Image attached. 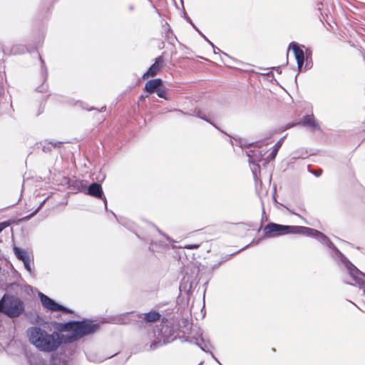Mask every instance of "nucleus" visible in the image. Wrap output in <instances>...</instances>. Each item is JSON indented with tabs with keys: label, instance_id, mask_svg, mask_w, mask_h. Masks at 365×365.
I'll list each match as a JSON object with an SVG mask.
<instances>
[{
	"label": "nucleus",
	"instance_id": "1",
	"mask_svg": "<svg viewBox=\"0 0 365 365\" xmlns=\"http://www.w3.org/2000/svg\"><path fill=\"white\" fill-rule=\"evenodd\" d=\"M99 324L90 320L70 321L59 324L61 331H68L69 334H61L53 331L48 332L38 326L31 327L26 330V336L31 344L40 351L51 353L56 351L63 344H69L85 336L95 333L99 329Z\"/></svg>",
	"mask_w": 365,
	"mask_h": 365
},
{
	"label": "nucleus",
	"instance_id": "2",
	"mask_svg": "<svg viewBox=\"0 0 365 365\" xmlns=\"http://www.w3.org/2000/svg\"><path fill=\"white\" fill-rule=\"evenodd\" d=\"M25 311L22 299L10 294H4L0 299V312L11 319L19 317Z\"/></svg>",
	"mask_w": 365,
	"mask_h": 365
},
{
	"label": "nucleus",
	"instance_id": "3",
	"mask_svg": "<svg viewBox=\"0 0 365 365\" xmlns=\"http://www.w3.org/2000/svg\"><path fill=\"white\" fill-rule=\"evenodd\" d=\"M300 235L312 237L317 239L323 245L328 246L332 249V257L341 261L346 267V262H349V259L334 246V245L329 240V239L322 232L307 227H301Z\"/></svg>",
	"mask_w": 365,
	"mask_h": 365
},
{
	"label": "nucleus",
	"instance_id": "4",
	"mask_svg": "<svg viewBox=\"0 0 365 365\" xmlns=\"http://www.w3.org/2000/svg\"><path fill=\"white\" fill-rule=\"evenodd\" d=\"M301 227L269 222L264 227L263 232L264 237L270 238L287 234H300Z\"/></svg>",
	"mask_w": 365,
	"mask_h": 365
},
{
	"label": "nucleus",
	"instance_id": "5",
	"mask_svg": "<svg viewBox=\"0 0 365 365\" xmlns=\"http://www.w3.org/2000/svg\"><path fill=\"white\" fill-rule=\"evenodd\" d=\"M38 297L41 299L43 307L51 312L61 311L68 314H72L73 312L71 309L58 304L53 299H51L41 292L38 293Z\"/></svg>",
	"mask_w": 365,
	"mask_h": 365
},
{
	"label": "nucleus",
	"instance_id": "6",
	"mask_svg": "<svg viewBox=\"0 0 365 365\" xmlns=\"http://www.w3.org/2000/svg\"><path fill=\"white\" fill-rule=\"evenodd\" d=\"M13 250L17 259L24 263V268L32 275L34 274V268L31 266L32 259L30 254L26 250L18 247H14Z\"/></svg>",
	"mask_w": 365,
	"mask_h": 365
},
{
	"label": "nucleus",
	"instance_id": "7",
	"mask_svg": "<svg viewBox=\"0 0 365 365\" xmlns=\"http://www.w3.org/2000/svg\"><path fill=\"white\" fill-rule=\"evenodd\" d=\"M160 336L158 337V340L153 341L150 345V350H154L158 347L170 342L173 339L171 338L172 334H170V328L167 325H163L160 329Z\"/></svg>",
	"mask_w": 365,
	"mask_h": 365
},
{
	"label": "nucleus",
	"instance_id": "8",
	"mask_svg": "<svg viewBox=\"0 0 365 365\" xmlns=\"http://www.w3.org/2000/svg\"><path fill=\"white\" fill-rule=\"evenodd\" d=\"M346 269L349 276L355 283L365 292V282L363 279V278L365 277V274L357 269L351 262H346Z\"/></svg>",
	"mask_w": 365,
	"mask_h": 365
},
{
	"label": "nucleus",
	"instance_id": "9",
	"mask_svg": "<svg viewBox=\"0 0 365 365\" xmlns=\"http://www.w3.org/2000/svg\"><path fill=\"white\" fill-rule=\"evenodd\" d=\"M87 195L90 196L95 197L98 199L103 200L106 208H107V200L103 194L102 187L99 183L93 182L91 183L86 192Z\"/></svg>",
	"mask_w": 365,
	"mask_h": 365
},
{
	"label": "nucleus",
	"instance_id": "10",
	"mask_svg": "<svg viewBox=\"0 0 365 365\" xmlns=\"http://www.w3.org/2000/svg\"><path fill=\"white\" fill-rule=\"evenodd\" d=\"M163 66L164 58L162 56H159L155 59L154 63L152 64L148 71L143 75V78L145 79L149 77L155 76L158 74Z\"/></svg>",
	"mask_w": 365,
	"mask_h": 365
},
{
	"label": "nucleus",
	"instance_id": "11",
	"mask_svg": "<svg viewBox=\"0 0 365 365\" xmlns=\"http://www.w3.org/2000/svg\"><path fill=\"white\" fill-rule=\"evenodd\" d=\"M292 47L294 52L295 58L297 62L298 68L302 70V66L304 61V53L302 49H301L297 43L292 42L289 45V48Z\"/></svg>",
	"mask_w": 365,
	"mask_h": 365
},
{
	"label": "nucleus",
	"instance_id": "12",
	"mask_svg": "<svg viewBox=\"0 0 365 365\" xmlns=\"http://www.w3.org/2000/svg\"><path fill=\"white\" fill-rule=\"evenodd\" d=\"M163 81L160 78H155L148 81L145 86V90L150 93H153L162 86Z\"/></svg>",
	"mask_w": 365,
	"mask_h": 365
},
{
	"label": "nucleus",
	"instance_id": "13",
	"mask_svg": "<svg viewBox=\"0 0 365 365\" xmlns=\"http://www.w3.org/2000/svg\"><path fill=\"white\" fill-rule=\"evenodd\" d=\"M298 124H301L303 125L309 126L312 129L319 128V125L317 122L316 121L313 115H307L304 116L300 122Z\"/></svg>",
	"mask_w": 365,
	"mask_h": 365
},
{
	"label": "nucleus",
	"instance_id": "14",
	"mask_svg": "<svg viewBox=\"0 0 365 365\" xmlns=\"http://www.w3.org/2000/svg\"><path fill=\"white\" fill-rule=\"evenodd\" d=\"M144 319L148 322H155L160 319V315L157 312H150L149 313L144 314Z\"/></svg>",
	"mask_w": 365,
	"mask_h": 365
},
{
	"label": "nucleus",
	"instance_id": "15",
	"mask_svg": "<svg viewBox=\"0 0 365 365\" xmlns=\"http://www.w3.org/2000/svg\"><path fill=\"white\" fill-rule=\"evenodd\" d=\"M286 138V136H284L283 138H282L274 145V148H273V150L272 151L269 153L268 158L270 159V160H274L277 154V152L279 150V149L281 148L282 145V143L284 140V138Z\"/></svg>",
	"mask_w": 365,
	"mask_h": 365
},
{
	"label": "nucleus",
	"instance_id": "16",
	"mask_svg": "<svg viewBox=\"0 0 365 365\" xmlns=\"http://www.w3.org/2000/svg\"><path fill=\"white\" fill-rule=\"evenodd\" d=\"M130 314L133 315L134 313L133 312L126 313V314H123L119 316L118 318H116L115 322L118 324H125L129 323L130 321V319L129 318Z\"/></svg>",
	"mask_w": 365,
	"mask_h": 365
},
{
	"label": "nucleus",
	"instance_id": "17",
	"mask_svg": "<svg viewBox=\"0 0 365 365\" xmlns=\"http://www.w3.org/2000/svg\"><path fill=\"white\" fill-rule=\"evenodd\" d=\"M155 92L157 93V95H158V97L164 98L165 100L168 99V98L166 96L167 95V92H166L165 89L161 88V86H160L157 89V91Z\"/></svg>",
	"mask_w": 365,
	"mask_h": 365
},
{
	"label": "nucleus",
	"instance_id": "18",
	"mask_svg": "<svg viewBox=\"0 0 365 365\" xmlns=\"http://www.w3.org/2000/svg\"><path fill=\"white\" fill-rule=\"evenodd\" d=\"M46 202V200H44L41 204L38 207L37 209H36V210L32 212L31 214H30L28 216H26L24 217L22 220H30L32 217H34L41 209V207H43V204L45 203Z\"/></svg>",
	"mask_w": 365,
	"mask_h": 365
},
{
	"label": "nucleus",
	"instance_id": "19",
	"mask_svg": "<svg viewBox=\"0 0 365 365\" xmlns=\"http://www.w3.org/2000/svg\"><path fill=\"white\" fill-rule=\"evenodd\" d=\"M192 26L195 29L196 31H197L202 36L203 38L212 46V48H213V51L215 53H217V51H220V48H218L217 47H216L210 41H209L205 36H204L196 27L195 25H193L192 24Z\"/></svg>",
	"mask_w": 365,
	"mask_h": 365
},
{
	"label": "nucleus",
	"instance_id": "20",
	"mask_svg": "<svg viewBox=\"0 0 365 365\" xmlns=\"http://www.w3.org/2000/svg\"><path fill=\"white\" fill-rule=\"evenodd\" d=\"M299 152L297 151V152H294L293 153V156H292V159H299V158H306L307 157V152H302V154H299L298 153Z\"/></svg>",
	"mask_w": 365,
	"mask_h": 365
},
{
	"label": "nucleus",
	"instance_id": "21",
	"mask_svg": "<svg viewBox=\"0 0 365 365\" xmlns=\"http://www.w3.org/2000/svg\"><path fill=\"white\" fill-rule=\"evenodd\" d=\"M199 247H200V245L191 244V245H185L184 248L187 249V250H195V249H197Z\"/></svg>",
	"mask_w": 365,
	"mask_h": 365
},
{
	"label": "nucleus",
	"instance_id": "22",
	"mask_svg": "<svg viewBox=\"0 0 365 365\" xmlns=\"http://www.w3.org/2000/svg\"><path fill=\"white\" fill-rule=\"evenodd\" d=\"M197 116L198 118H201V119H203V120H206V121H207V122H210V121H209V120L205 118V116L204 115H202L200 112H199V113H197Z\"/></svg>",
	"mask_w": 365,
	"mask_h": 365
},
{
	"label": "nucleus",
	"instance_id": "23",
	"mask_svg": "<svg viewBox=\"0 0 365 365\" xmlns=\"http://www.w3.org/2000/svg\"><path fill=\"white\" fill-rule=\"evenodd\" d=\"M118 221L121 223L122 225H123L124 226H127V221L125 220V219H123V218H120V220L118 219Z\"/></svg>",
	"mask_w": 365,
	"mask_h": 365
},
{
	"label": "nucleus",
	"instance_id": "24",
	"mask_svg": "<svg viewBox=\"0 0 365 365\" xmlns=\"http://www.w3.org/2000/svg\"><path fill=\"white\" fill-rule=\"evenodd\" d=\"M7 227V224L6 222L0 223V232Z\"/></svg>",
	"mask_w": 365,
	"mask_h": 365
},
{
	"label": "nucleus",
	"instance_id": "25",
	"mask_svg": "<svg viewBox=\"0 0 365 365\" xmlns=\"http://www.w3.org/2000/svg\"><path fill=\"white\" fill-rule=\"evenodd\" d=\"M296 124H297V123H288V124H287V125H285V127H284V130L289 129V128H290L293 127L294 125H295Z\"/></svg>",
	"mask_w": 365,
	"mask_h": 365
},
{
	"label": "nucleus",
	"instance_id": "26",
	"mask_svg": "<svg viewBox=\"0 0 365 365\" xmlns=\"http://www.w3.org/2000/svg\"><path fill=\"white\" fill-rule=\"evenodd\" d=\"M322 170H319V171H317V172H313V173L314 174V175H315V176H317V177L320 176V175H321V174H322Z\"/></svg>",
	"mask_w": 365,
	"mask_h": 365
},
{
	"label": "nucleus",
	"instance_id": "27",
	"mask_svg": "<svg viewBox=\"0 0 365 365\" xmlns=\"http://www.w3.org/2000/svg\"><path fill=\"white\" fill-rule=\"evenodd\" d=\"M199 346L201 348L202 350L207 351V346L206 344H205L204 346L199 344Z\"/></svg>",
	"mask_w": 365,
	"mask_h": 365
},
{
	"label": "nucleus",
	"instance_id": "28",
	"mask_svg": "<svg viewBox=\"0 0 365 365\" xmlns=\"http://www.w3.org/2000/svg\"><path fill=\"white\" fill-rule=\"evenodd\" d=\"M52 144V145L53 147H56L58 146V145H61V142H54V143H51Z\"/></svg>",
	"mask_w": 365,
	"mask_h": 365
},
{
	"label": "nucleus",
	"instance_id": "29",
	"mask_svg": "<svg viewBox=\"0 0 365 365\" xmlns=\"http://www.w3.org/2000/svg\"><path fill=\"white\" fill-rule=\"evenodd\" d=\"M212 358H214L218 363L219 361H217V359L215 357V356L212 354Z\"/></svg>",
	"mask_w": 365,
	"mask_h": 365
},
{
	"label": "nucleus",
	"instance_id": "30",
	"mask_svg": "<svg viewBox=\"0 0 365 365\" xmlns=\"http://www.w3.org/2000/svg\"><path fill=\"white\" fill-rule=\"evenodd\" d=\"M40 59L41 61L42 64H44V62H43V59L41 58V57H40Z\"/></svg>",
	"mask_w": 365,
	"mask_h": 365
},
{
	"label": "nucleus",
	"instance_id": "31",
	"mask_svg": "<svg viewBox=\"0 0 365 365\" xmlns=\"http://www.w3.org/2000/svg\"><path fill=\"white\" fill-rule=\"evenodd\" d=\"M177 112L182 113L180 110H176Z\"/></svg>",
	"mask_w": 365,
	"mask_h": 365
}]
</instances>
